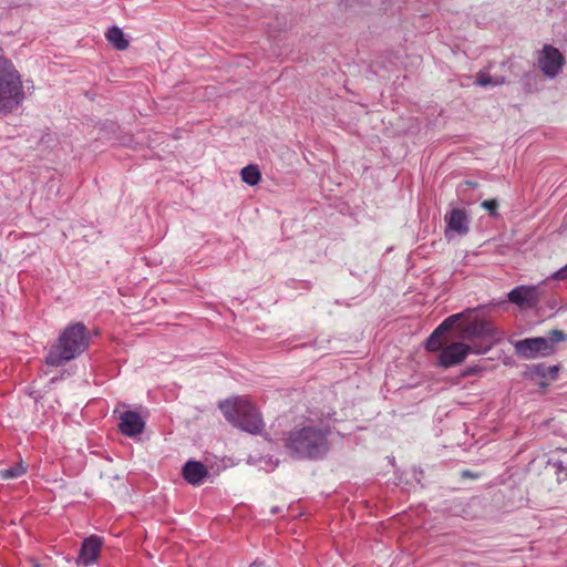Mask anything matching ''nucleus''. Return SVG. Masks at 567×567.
<instances>
[{"label":"nucleus","instance_id":"f257e3e1","mask_svg":"<svg viewBox=\"0 0 567 567\" xmlns=\"http://www.w3.org/2000/svg\"><path fill=\"white\" fill-rule=\"evenodd\" d=\"M328 427L306 425L295 427L286 434L285 444L287 452L298 460H319L329 451Z\"/></svg>","mask_w":567,"mask_h":567},{"label":"nucleus","instance_id":"f03ea898","mask_svg":"<svg viewBox=\"0 0 567 567\" xmlns=\"http://www.w3.org/2000/svg\"><path fill=\"white\" fill-rule=\"evenodd\" d=\"M90 341L91 336L84 323H71L63 329L56 342L49 349L45 363L51 367L64 365L85 352Z\"/></svg>","mask_w":567,"mask_h":567},{"label":"nucleus","instance_id":"7ed1b4c3","mask_svg":"<svg viewBox=\"0 0 567 567\" xmlns=\"http://www.w3.org/2000/svg\"><path fill=\"white\" fill-rule=\"evenodd\" d=\"M24 97L19 71L11 60L0 56V113H11L22 104Z\"/></svg>","mask_w":567,"mask_h":567},{"label":"nucleus","instance_id":"20e7f679","mask_svg":"<svg viewBox=\"0 0 567 567\" xmlns=\"http://www.w3.org/2000/svg\"><path fill=\"white\" fill-rule=\"evenodd\" d=\"M219 409L228 422L247 433L258 434L264 429L259 411L247 399L236 398L234 401H221Z\"/></svg>","mask_w":567,"mask_h":567},{"label":"nucleus","instance_id":"39448f33","mask_svg":"<svg viewBox=\"0 0 567 567\" xmlns=\"http://www.w3.org/2000/svg\"><path fill=\"white\" fill-rule=\"evenodd\" d=\"M567 334L558 329L551 330L547 337L525 338L515 342L514 348L518 357L530 360L548 357L556 350V344L566 341Z\"/></svg>","mask_w":567,"mask_h":567},{"label":"nucleus","instance_id":"423d86ee","mask_svg":"<svg viewBox=\"0 0 567 567\" xmlns=\"http://www.w3.org/2000/svg\"><path fill=\"white\" fill-rule=\"evenodd\" d=\"M495 339L488 344H466L463 342H451L446 347L442 348L437 357V365L444 369H449L461 364L470 353L484 354L489 351Z\"/></svg>","mask_w":567,"mask_h":567},{"label":"nucleus","instance_id":"0eeeda50","mask_svg":"<svg viewBox=\"0 0 567 567\" xmlns=\"http://www.w3.org/2000/svg\"><path fill=\"white\" fill-rule=\"evenodd\" d=\"M507 299L520 309H534L540 301L539 286H517L507 293Z\"/></svg>","mask_w":567,"mask_h":567},{"label":"nucleus","instance_id":"6e6552de","mask_svg":"<svg viewBox=\"0 0 567 567\" xmlns=\"http://www.w3.org/2000/svg\"><path fill=\"white\" fill-rule=\"evenodd\" d=\"M474 311L475 309L468 308L463 312L447 317L437 328H435V330L426 339L425 349L430 352L442 350L441 338L443 337V334L451 330L458 320L465 318L467 315Z\"/></svg>","mask_w":567,"mask_h":567},{"label":"nucleus","instance_id":"1a4fd4ad","mask_svg":"<svg viewBox=\"0 0 567 567\" xmlns=\"http://www.w3.org/2000/svg\"><path fill=\"white\" fill-rule=\"evenodd\" d=\"M540 70L549 78H555L564 64V56L558 49L545 45L538 59Z\"/></svg>","mask_w":567,"mask_h":567},{"label":"nucleus","instance_id":"9d476101","mask_svg":"<svg viewBox=\"0 0 567 567\" xmlns=\"http://www.w3.org/2000/svg\"><path fill=\"white\" fill-rule=\"evenodd\" d=\"M103 546V538L97 535L86 537L81 545L79 556L76 558L78 565L90 566L94 564Z\"/></svg>","mask_w":567,"mask_h":567},{"label":"nucleus","instance_id":"9b49d317","mask_svg":"<svg viewBox=\"0 0 567 567\" xmlns=\"http://www.w3.org/2000/svg\"><path fill=\"white\" fill-rule=\"evenodd\" d=\"M181 475L189 485L199 486L204 484L205 480L209 476V471L204 463L195 460H188L183 465Z\"/></svg>","mask_w":567,"mask_h":567},{"label":"nucleus","instance_id":"f8f14e48","mask_svg":"<svg viewBox=\"0 0 567 567\" xmlns=\"http://www.w3.org/2000/svg\"><path fill=\"white\" fill-rule=\"evenodd\" d=\"M145 427V422L136 411H125L121 414L118 429L122 434L134 437L140 435Z\"/></svg>","mask_w":567,"mask_h":567},{"label":"nucleus","instance_id":"ddd939ff","mask_svg":"<svg viewBox=\"0 0 567 567\" xmlns=\"http://www.w3.org/2000/svg\"><path fill=\"white\" fill-rule=\"evenodd\" d=\"M464 337L467 339L472 338H494L496 336V329L492 322L486 319L475 317L465 328Z\"/></svg>","mask_w":567,"mask_h":567},{"label":"nucleus","instance_id":"4468645a","mask_svg":"<svg viewBox=\"0 0 567 567\" xmlns=\"http://www.w3.org/2000/svg\"><path fill=\"white\" fill-rule=\"evenodd\" d=\"M445 221L447 224L445 235L449 236L450 231L456 233L458 235H466L470 230L468 227V216L465 210L460 208H454L451 210L449 215L445 216Z\"/></svg>","mask_w":567,"mask_h":567},{"label":"nucleus","instance_id":"2eb2a0df","mask_svg":"<svg viewBox=\"0 0 567 567\" xmlns=\"http://www.w3.org/2000/svg\"><path fill=\"white\" fill-rule=\"evenodd\" d=\"M559 372V365H547L546 363H537L527 365L523 375L526 379L536 381L537 379L556 380Z\"/></svg>","mask_w":567,"mask_h":567},{"label":"nucleus","instance_id":"dca6fc26","mask_svg":"<svg viewBox=\"0 0 567 567\" xmlns=\"http://www.w3.org/2000/svg\"><path fill=\"white\" fill-rule=\"evenodd\" d=\"M106 40L117 50H125L130 42L125 38L123 30L116 25L111 27L105 33Z\"/></svg>","mask_w":567,"mask_h":567},{"label":"nucleus","instance_id":"f3484780","mask_svg":"<svg viewBox=\"0 0 567 567\" xmlns=\"http://www.w3.org/2000/svg\"><path fill=\"white\" fill-rule=\"evenodd\" d=\"M240 175L241 179L250 186L257 185L261 179L258 166L252 164L245 166L241 169Z\"/></svg>","mask_w":567,"mask_h":567},{"label":"nucleus","instance_id":"a211bd4d","mask_svg":"<svg viewBox=\"0 0 567 567\" xmlns=\"http://www.w3.org/2000/svg\"><path fill=\"white\" fill-rule=\"evenodd\" d=\"M503 83H505V78H492L488 73H486L484 71H480L476 74L475 84H477L480 86H487V85L495 86V85H499Z\"/></svg>","mask_w":567,"mask_h":567},{"label":"nucleus","instance_id":"6ab92c4d","mask_svg":"<svg viewBox=\"0 0 567 567\" xmlns=\"http://www.w3.org/2000/svg\"><path fill=\"white\" fill-rule=\"evenodd\" d=\"M25 473V467L22 463L16 464L9 468L0 471V477L2 480H13L22 476Z\"/></svg>","mask_w":567,"mask_h":567},{"label":"nucleus","instance_id":"aec40b11","mask_svg":"<svg viewBox=\"0 0 567 567\" xmlns=\"http://www.w3.org/2000/svg\"><path fill=\"white\" fill-rule=\"evenodd\" d=\"M481 206L488 212L492 217H497L498 202L496 199H486L481 203Z\"/></svg>","mask_w":567,"mask_h":567},{"label":"nucleus","instance_id":"412c9836","mask_svg":"<svg viewBox=\"0 0 567 567\" xmlns=\"http://www.w3.org/2000/svg\"><path fill=\"white\" fill-rule=\"evenodd\" d=\"M550 278L555 279V280H566L567 279V265L561 267L556 272H554Z\"/></svg>","mask_w":567,"mask_h":567},{"label":"nucleus","instance_id":"4be33fe9","mask_svg":"<svg viewBox=\"0 0 567 567\" xmlns=\"http://www.w3.org/2000/svg\"><path fill=\"white\" fill-rule=\"evenodd\" d=\"M554 466L557 468L558 473L567 470V467L564 465L563 461H556L554 463Z\"/></svg>","mask_w":567,"mask_h":567},{"label":"nucleus","instance_id":"5701e85b","mask_svg":"<svg viewBox=\"0 0 567 567\" xmlns=\"http://www.w3.org/2000/svg\"><path fill=\"white\" fill-rule=\"evenodd\" d=\"M476 371H477V369H476V368H471V369H468L467 371H465L463 374H464V375H470V374H474Z\"/></svg>","mask_w":567,"mask_h":567},{"label":"nucleus","instance_id":"b1692460","mask_svg":"<svg viewBox=\"0 0 567 567\" xmlns=\"http://www.w3.org/2000/svg\"><path fill=\"white\" fill-rule=\"evenodd\" d=\"M538 385L543 389H546L549 385V383L547 381L542 380L538 382Z\"/></svg>","mask_w":567,"mask_h":567},{"label":"nucleus","instance_id":"393cba45","mask_svg":"<svg viewBox=\"0 0 567 567\" xmlns=\"http://www.w3.org/2000/svg\"><path fill=\"white\" fill-rule=\"evenodd\" d=\"M463 476H472L471 473L468 471H464L463 472Z\"/></svg>","mask_w":567,"mask_h":567},{"label":"nucleus","instance_id":"a878e982","mask_svg":"<svg viewBox=\"0 0 567 567\" xmlns=\"http://www.w3.org/2000/svg\"><path fill=\"white\" fill-rule=\"evenodd\" d=\"M271 512H272L274 514H276V513H278V512H279V509H278V507H272Z\"/></svg>","mask_w":567,"mask_h":567},{"label":"nucleus","instance_id":"bb28decb","mask_svg":"<svg viewBox=\"0 0 567 567\" xmlns=\"http://www.w3.org/2000/svg\"><path fill=\"white\" fill-rule=\"evenodd\" d=\"M467 185H471V186H474L475 183H472V182H466Z\"/></svg>","mask_w":567,"mask_h":567}]
</instances>
